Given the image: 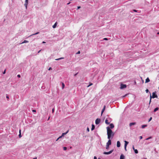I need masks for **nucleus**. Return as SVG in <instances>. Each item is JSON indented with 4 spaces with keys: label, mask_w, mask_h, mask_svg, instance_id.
I'll use <instances>...</instances> for the list:
<instances>
[{
    "label": "nucleus",
    "mask_w": 159,
    "mask_h": 159,
    "mask_svg": "<svg viewBox=\"0 0 159 159\" xmlns=\"http://www.w3.org/2000/svg\"><path fill=\"white\" fill-rule=\"evenodd\" d=\"M106 128L107 129V139L109 140L112 139L115 135V133L112 131L111 129H110L109 126L107 127Z\"/></svg>",
    "instance_id": "f257e3e1"
},
{
    "label": "nucleus",
    "mask_w": 159,
    "mask_h": 159,
    "mask_svg": "<svg viewBox=\"0 0 159 159\" xmlns=\"http://www.w3.org/2000/svg\"><path fill=\"white\" fill-rule=\"evenodd\" d=\"M157 31V30H153V32L149 37L150 39H154L156 37H157V35H155Z\"/></svg>",
    "instance_id": "f03ea898"
},
{
    "label": "nucleus",
    "mask_w": 159,
    "mask_h": 159,
    "mask_svg": "<svg viewBox=\"0 0 159 159\" xmlns=\"http://www.w3.org/2000/svg\"><path fill=\"white\" fill-rule=\"evenodd\" d=\"M111 144V140H109L108 142L107 143L106 145V149H108L109 148V147Z\"/></svg>",
    "instance_id": "7ed1b4c3"
},
{
    "label": "nucleus",
    "mask_w": 159,
    "mask_h": 159,
    "mask_svg": "<svg viewBox=\"0 0 159 159\" xmlns=\"http://www.w3.org/2000/svg\"><path fill=\"white\" fill-rule=\"evenodd\" d=\"M126 87V85L125 84H121L120 85V88L121 89H125Z\"/></svg>",
    "instance_id": "20e7f679"
},
{
    "label": "nucleus",
    "mask_w": 159,
    "mask_h": 159,
    "mask_svg": "<svg viewBox=\"0 0 159 159\" xmlns=\"http://www.w3.org/2000/svg\"><path fill=\"white\" fill-rule=\"evenodd\" d=\"M113 151V150H112L108 152H104L103 154L106 155H108L112 153Z\"/></svg>",
    "instance_id": "39448f33"
},
{
    "label": "nucleus",
    "mask_w": 159,
    "mask_h": 159,
    "mask_svg": "<svg viewBox=\"0 0 159 159\" xmlns=\"http://www.w3.org/2000/svg\"><path fill=\"white\" fill-rule=\"evenodd\" d=\"M101 120L100 119L98 118L95 120V124L96 125H98L100 122Z\"/></svg>",
    "instance_id": "423d86ee"
},
{
    "label": "nucleus",
    "mask_w": 159,
    "mask_h": 159,
    "mask_svg": "<svg viewBox=\"0 0 159 159\" xmlns=\"http://www.w3.org/2000/svg\"><path fill=\"white\" fill-rule=\"evenodd\" d=\"M109 125V128L110 129H113L114 127V125L113 123H110Z\"/></svg>",
    "instance_id": "0eeeda50"
},
{
    "label": "nucleus",
    "mask_w": 159,
    "mask_h": 159,
    "mask_svg": "<svg viewBox=\"0 0 159 159\" xmlns=\"http://www.w3.org/2000/svg\"><path fill=\"white\" fill-rule=\"evenodd\" d=\"M28 0H25V3L24 4V6L26 8H27V5L28 4Z\"/></svg>",
    "instance_id": "6e6552de"
},
{
    "label": "nucleus",
    "mask_w": 159,
    "mask_h": 159,
    "mask_svg": "<svg viewBox=\"0 0 159 159\" xmlns=\"http://www.w3.org/2000/svg\"><path fill=\"white\" fill-rule=\"evenodd\" d=\"M120 145L121 144H120V142L119 141H117V145H116L117 147L119 148L120 147Z\"/></svg>",
    "instance_id": "1a4fd4ad"
},
{
    "label": "nucleus",
    "mask_w": 159,
    "mask_h": 159,
    "mask_svg": "<svg viewBox=\"0 0 159 159\" xmlns=\"http://www.w3.org/2000/svg\"><path fill=\"white\" fill-rule=\"evenodd\" d=\"M106 108V106L104 105L103 107V108L102 109V111H101V115L102 116V114L103 113V112L105 111Z\"/></svg>",
    "instance_id": "9d476101"
},
{
    "label": "nucleus",
    "mask_w": 159,
    "mask_h": 159,
    "mask_svg": "<svg viewBox=\"0 0 159 159\" xmlns=\"http://www.w3.org/2000/svg\"><path fill=\"white\" fill-rule=\"evenodd\" d=\"M136 124V123L135 122H131L129 124V126L130 127L131 126L133 125H134Z\"/></svg>",
    "instance_id": "9b49d317"
},
{
    "label": "nucleus",
    "mask_w": 159,
    "mask_h": 159,
    "mask_svg": "<svg viewBox=\"0 0 159 159\" xmlns=\"http://www.w3.org/2000/svg\"><path fill=\"white\" fill-rule=\"evenodd\" d=\"M125 156L123 154H121L120 156V159H125Z\"/></svg>",
    "instance_id": "f8f14e48"
},
{
    "label": "nucleus",
    "mask_w": 159,
    "mask_h": 159,
    "mask_svg": "<svg viewBox=\"0 0 159 159\" xmlns=\"http://www.w3.org/2000/svg\"><path fill=\"white\" fill-rule=\"evenodd\" d=\"M152 94L153 95H154V96H157V97H155V98H158V96L157 95V94H156V92H153L152 93Z\"/></svg>",
    "instance_id": "ddd939ff"
},
{
    "label": "nucleus",
    "mask_w": 159,
    "mask_h": 159,
    "mask_svg": "<svg viewBox=\"0 0 159 159\" xmlns=\"http://www.w3.org/2000/svg\"><path fill=\"white\" fill-rule=\"evenodd\" d=\"M149 93H150V99H152V98H155V97H157V96H154V95H152V96L151 95V93L150 92H149Z\"/></svg>",
    "instance_id": "4468645a"
},
{
    "label": "nucleus",
    "mask_w": 159,
    "mask_h": 159,
    "mask_svg": "<svg viewBox=\"0 0 159 159\" xmlns=\"http://www.w3.org/2000/svg\"><path fill=\"white\" fill-rule=\"evenodd\" d=\"M105 123L106 124L109 125L110 123V122H108V119L106 118L105 121Z\"/></svg>",
    "instance_id": "2eb2a0df"
},
{
    "label": "nucleus",
    "mask_w": 159,
    "mask_h": 159,
    "mask_svg": "<svg viewBox=\"0 0 159 159\" xmlns=\"http://www.w3.org/2000/svg\"><path fill=\"white\" fill-rule=\"evenodd\" d=\"M150 80L149 79V78L148 77L146 79L145 83H147L149 82H150Z\"/></svg>",
    "instance_id": "dca6fc26"
},
{
    "label": "nucleus",
    "mask_w": 159,
    "mask_h": 159,
    "mask_svg": "<svg viewBox=\"0 0 159 159\" xmlns=\"http://www.w3.org/2000/svg\"><path fill=\"white\" fill-rule=\"evenodd\" d=\"M124 142H125L124 146H127V145L129 143V142L126 141H125V140L124 141Z\"/></svg>",
    "instance_id": "f3484780"
},
{
    "label": "nucleus",
    "mask_w": 159,
    "mask_h": 159,
    "mask_svg": "<svg viewBox=\"0 0 159 159\" xmlns=\"http://www.w3.org/2000/svg\"><path fill=\"white\" fill-rule=\"evenodd\" d=\"M39 32H37V33H35V34H32L30 35L28 37H31V36H32L33 35L38 34H39Z\"/></svg>",
    "instance_id": "a211bd4d"
},
{
    "label": "nucleus",
    "mask_w": 159,
    "mask_h": 159,
    "mask_svg": "<svg viewBox=\"0 0 159 159\" xmlns=\"http://www.w3.org/2000/svg\"><path fill=\"white\" fill-rule=\"evenodd\" d=\"M95 128V126L94 125L92 124V128H91V130L92 131Z\"/></svg>",
    "instance_id": "6ab92c4d"
},
{
    "label": "nucleus",
    "mask_w": 159,
    "mask_h": 159,
    "mask_svg": "<svg viewBox=\"0 0 159 159\" xmlns=\"http://www.w3.org/2000/svg\"><path fill=\"white\" fill-rule=\"evenodd\" d=\"M57 25V22H56L55 23V24H54V25H53V26H52L53 28H56Z\"/></svg>",
    "instance_id": "aec40b11"
},
{
    "label": "nucleus",
    "mask_w": 159,
    "mask_h": 159,
    "mask_svg": "<svg viewBox=\"0 0 159 159\" xmlns=\"http://www.w3.org/2000/svg\"><path fill=\"white\" fill-rule=\"evenodd\" d=\"M159 108L158 107H156L154 109V110H153V112H156V111H158L159 110Z\"/></svg>",
    "instance_id": "412c9836"
},
{
    "label": "nucleus",
    "mask_w": 159,
    "mask_h": 159,
    "mask_svg": "<svg viewBox=\"0 0 159 159\" xmlns=\"http://www.w3.org/2000/svg\"><path fill=\"white\" fill-rule=\"evenodd\" d=\"M147 126V125H143L141 126V128L142 129H143V128H144L145 127H146Z\"/></svg>",
    "instance_id": "4be33fe9"
},
{
    "label": "nucleus",
    "mask_w": 159,
    "mask_h": 159,
    "mask_svg": "<svg viewBox=\"0 0 159 159\" xmlns=\"http://www.w3.org/2000/svg\"><path fill=\"white\" fill-rule=\"evenodd\" d=\"M68 132H69V130H68L66 132L64 133H63L62 134V136H64V135L66 134Z\"/></svg>",
    "instance_id": "5701e85b"
},
{
    "label": "nucleus",
    "mask_w": 159,
    "mask_h": 159,
    "mask_svg": "<svg viewBox=\"0 0 159 159\" xmlns=\"http://www.w3.org/2000/svg\"><path fill=\"white\" fill-rule=\"evenodd\" d=\"M29 42V41L27 40H24V41L22 42L21 44H23L24 43H28Z\"/></svg>",
    "instance_id": "b1692460"
},
{
    "label": "nucleus",
    "mask_w": 159,
    "mask_h": 159,
    "mask_svg": "<svg viewBox=\"0 0 159 159\" xmlns=\"http://www.w3.org/2000/svg\"><path fill=\"white\" fill-rule=\"evenodd\" d=\"M61 83H62V89H63L65 87V85L63 83L61 82Z\"/></svg>",
    "instance_id": "393cba45"
},
{
    "label": "nucleus",
    "mask_w": 159,
    "mask_h": 159,
    "mask_svg": "<svg viewBox=\"0 0 159 159\" xmlns=\"http://www.w3.org/2000/svg\"><path fill=\"white\" fill-rule=\"evenodd\" d=\"M64 58V57H61V58H59L55 59V60H57V61H58V60H60L63 59Z\"/></svg>",
    "instance_id": "a878e982"
},
{
    "label": "nucleus",
    "mask_w": 159,
    "mask_h": 159,
    "mask_svg": "<svg viewBox=\"0 0 159 159\" xmlns=\"http://www.w3.org/2000/svg\"><path fill=\"white\" fill-rule=\"evenodd\" d=\"M107 118V119H108V121H109V122H111V121L112 120V119L111 118H110V117Z\"/></svg>",
    "instance_id": "bb28decb"
},
{
    "label": "nucleus",
    "mask_w": 159,
    "mask_h": 159,
    "mask_svg": "<svg viewBox=\"0 0 159 159\" xmlns=\"http://www.w3.org/2000/svg\"><path fill=\"white\" fill-rule=\"evenodd\" d=\"M134 152L135 154H137L138 153V150L137 149H135L134 150Z\"/></svg>",
    "instance_id": "cd10ccee"
},
{
    "label": "nucleus",
    "mask_w": 159,
    "mask_h": 159,
    "mask_svg": "<svg viewBox=\"0 0 159 159\" xmlns=\"http://www.w3.org/2000/svg\"><path fill=\"white\" fill-rule=\"evenodd\" d=\"M63 149L64 151L66 150L67 149V148L66 147H63Z\"/></svg>",
    "instance_id": "c85d7f7f"
},
{
    "label": "nucleus",
    "mask_w": 159,
    "mask_h": 159,
    "mask_svg": "<svg viewBox=\"0 0 159 159\" xmlns=\"http://www.w3.org/2000/svg\"><path fill=\"white\" fill-rule=\"evenodd\" d=\"M93 83H89V84L87 86V87H89L90 86H91L93 85Z\"/></svg>",
    "instance_id": "c756f323"
},
{
    "label": "nucleus",
    "mask_w": 159,
    "mask_h": 159,
    "mask_svg": "<svg viewBox=\"0 0 159 159\" xmlns=\"http://www.w3.org/2000/svg\"><path fill=\"white\" fill-rule=\"evenodd\" d=\"M152 137H151V136L149 137H148V138H146V140H149V139H152Z\"/></svg>",
    "instance_id": "7c9ffc66"
},
{
    "label": "nucleus",
    "mask_w": 159,
    "mask_h": 159,
    "mask_svg": "<svg viewBox=\"0 0 159 159\" xmlns=\"http://www.w3.org/2000/svg\"><path fill=\"white\" fill-rule=\"evenodd\" d=\"M6 98L7 100H8L9 99V97L7 95V94H6Z\"/></svg>",
    "instance_id": "2f4dec72"
},
{
    "label": "nucleus",
    "mask_w": 159,
    "mask_h": 159,
    "mask_svg": "<svg viewBox=\"0 0 159 159\" xmlns=\"http://www.w3.org/2000/svg\"><path fill=\"white\" fill-rule=\"evenodd\" d=\"M18 136H19V138H20L22 137V135H21V133H19Z\"/></svg>",
    "instance_id": "473e14b6"
},
{
    "label": "nucleus",
    "mask_w": 159,
    "mask_h": 159,
    "mask_svg": "<svg viewBox=\"0 0 159 159\" xmlns=\"http://www.w3.org/2000/svg\"><path fill=\"white\" fill-rule=\"evenodd\" d=\"M133 11L134 12H137L138 11V10H136L135 9H134V10H133Z\"/></svg>",
    "instance_id": "72a5a7b5"
},
{
    "label": "nucleus",
    "mask_w": 159,
    "mask_h": 159,
    "mask_svg": "<svg viewBox=\"0 0 159 159\" xmlns=\"http://www.w3.org/2000/svg\"><path fill=\"white\" fill-rule=\"evenodd\" d=\"M152 119V117H150V118L149 119L148 122H149Z\"/></svg>",
    "instance_id": "f704fd0d"
},
{
    "label": "nucleus",
    "mask_w": 159,
    "mask_h": 159,
    "mask_svg": "<svg viewBox=\"0 0 159 159\" xmlns=\"http://www.w3.org/2000/svg\"><path fill=\"white\" fill-rule=\"evenodd\" d=\"M127 94H125V95H124V96H121V98H124L125 97H126V96H127Z\"/></svg>",
    "instance_id": "c9c22d12"
},
{
    "label": "nucleus",
    "mask_w": 159,
    "mask_h": 159,
    "mask_svg": "<svg viewBox=\"0 0 159 159\" xmlns=\"http://www.w3.org/2000/svg\"><path fill=\"white\" fill-rule=\"evenodd\" d=\"M108 40V39L106 38H104L103 39V40Z\"/></svg>",
    "instance_id": "e433bc0d"
},
{
    "label": "nucleus",
    "mask_w": 159,
    "mask_h": 159,
    "mask_svg": "<svg viewBox=\"0 0 159 159\" xmlns=\"http://www.w3.org/2000/svg\"><path fill=\"white\" fill-rule=\"evenodd\" d=\"M145 91H146V93H148V92H149V90L148 89H147Z\"/></svg>",
    "instance_id": "4c0bfd02"
},
{
    "label": "nucleus",
    "mask_w": 159,
    "mask_h": 159,
    "mask_svg": "<svg viewBox=\"0 0 159 159\" xmlns=\"http://www.w3.org/2000/svg\"><path fill=\"white\" fill-rule=\"evenodd\" d=\"M87 131L88 132H89V128L87 127Z\"/></svg>",
    "instance_id": "58836bf2"
},
{
    "label": "nucleus",
    "mask_w": 159,
    "mask_h": 159,
    "mask_svg": "<svg viewBox=\"0 0 159 159\" xmlns=\"http://www.w3.org/2000/svg\"><path fill=\"white\" fill-rule=\"evenodd\" d=\"M63 137H64V136H62V135L61 136H59V138L61 139Z\"/></svg>",
    "instance_id": "ea45409f"
},
{
    "label": "nucleus",
    "mask_w": 159,
    "mask_h": 159,
    "mask_svg": "<svg viewBox=\"0 0 159 159\" xmlns=\"http://www.w3.org/2000/svg\"><path fill=\"white\" fill-rule=\"evenodd\" d=\"M52 67H50L49 68V69H48V70H52Z\"/></svg>",
    "instance_id": "a19ab883"
},
{
    "label": "nucleus",
    "mask_w": 159,
    "mask_h": 159,
    "mask_svg": "<svg viewBox=\"0 0 159 159\" xmlns=\"http://www.w3.org/2000/svg\"><path fill=\"white\" fill-rule=\"evenodd\" d=\"M17 77H18V78H20V75H17Z\"/></svg>",
    "instance_id": "79ce46f5"
},
{
    "label": "nucleus",
    "mask_w": 159,
    "mask_h": 159,
    "mask_svg": "<svg viewBox=\"0 0 159 159\" xmlns=\"http://www.w3.org/2000/svg\"><path fill=\"white\" fill-rule=\"evenodd\" d=\"M54 110H55L54 108H52V112H53V113L54 112Z\"/></svg>",
    "instance_id": "37998d69"
},
{
    "label": "nucleus",
    "mask_w": 159,
    "mask_h": 159,
    "mask_svg": "<svg viewBox=\"0 0 159 159\" xmlns=\"http://www.w3.org/2000/svg\"><path fill=\"white\" fill-rule=\"evenodd\" d=\"M32 111L33 112H35L36 111V110H33Z\"/></svg>",
    "instance_id": "c03bdc74"
},
{
    "label": "nucleus",
    "mask_w": 159,
    "mask_h": 159,
    "mask_svg": "<svg viewBox=\"0 0 159 159\" xmlns=\"http://www.w3.org/2000/svg\"><path fill=\"white\" fill-rule=\"evenodd\" d=\"M151 100H152V99H150L149 102V105H150V104L151 103Z\"/></svg>",
    "instance_id": "a18cd8bd"
},
{
    "label": "nucleus",
    "mask_w": 159,
    "mask_h": 159,
    "mask_svg": "<svg viewBox=\"0 0 159 159\" xmlns=\"http://www.w3.org/2000/svg\"><path fill=\"white\" fill-rule=\"evenodd\" d=\"M143 138V137L142 136H140L139 137V139H142Z\"/></svg>",
    "instance_id": "49530a36"
},
{
    "label": "nucleus",
    "mask_w": 159,
    "mask_h": 159,
    "mask_svg": "<svg viewBox=\"0 0 159 159\" xmlns=\"http://www.w3.org/2000/svg\"><path fill=\"white\" fill-rule=\"evenodd\" d=\"M80 53V51H78L77 53H76V54H79Z\"/></svg>",
    "instance_id": "de8ad7c7"
},
{
    "label": "nucleus",
    "mask_w": 159,
    "mask_h": 159,
    "mask_svg": "<svg viewBox=\"0 0 159 159\" xmlns=\"http://www.w3.org/2000/svg\"><path fill=\"white\" fill-rule=\"evenodd\" d=\"M78 72H77L74 75V76H76L78 74Z\"/></svg>",
    "instance_id": "09e8293b"
},
{
    "label": "nucleus",
    "mask_w": 159,
    "mask_h": 159,
    "mask_svg": "<svg viewBox=\"0 0 159 159\" xmlns=\"http://www.w3.org/2000/svg\"><path fill=\"white\" fill-rule=\"evenodd\" d=\"M6 73V70H5L3 72V74H5Z\"/></svg>",
    "instance_id": "8fccbe9b"
},
{
    "label": "nucleus",
    "mask_w": 159,
    "mask_h": 159,
    "mask_svg": "<svg viewBox=\"0 0 159 159\" xmlns=\"http://www.w3.org/2000/svg\"><path fill=\"white\" fill-rule=\"evenodd\" d=\"M126 147L127 146H124V148L126 151Z\"/></svg>",
    "instance_id": "3c124183"
},
{
    "label": "nucleus",
    "mask_w": 159,
    "mask_h": 159,
    "mask_svg": "<svg viewBox=\"0 0 159 159\" xmlns=\"http://www.w3.org/2000/svg\"><path fill=\"white\" fill-rule=\"evenodd\" d=\"M80 6H78L77 7V9H79L80 8Z\"/></svg>",
    "instance_id": "603ef678"
},
{
    "label": "nucleus",
    "mask_w": 159,
    "mask_h": 159,
    "mask_svg": "<svg viewBox=\"0 0 159 159\" xmlns=\"http://www.w3.org/2000/svg\"><path fill=\"white\" fill-rule=\"evenodd\" d=\"M132 148H133V149L134 150L135 149L134 148V145L133 146Z\"/></svg>",
    "instance_id": "864d4df0"
},
{
    "label": "nucleus",
    "mask_w": 159,
    "mask_h": 159,
    "mask_svg": "<svg viewBox=\"0 0 159 159\" xmlns=\"http://www.w3.org/2000/svg\"><path fill=\"white\" fill-rule=\"evenodd\" d=\"M93 159H97V157H96V156H94V158H93Z\"/></svg>",
    "instance_id": "5fc2aeb1"
},
{
    "label": "nucleus",
    "mask_w": 159,
    "mask_h": 159,
    "mask_svg": "<svg viewBox=\"0 0 159 159\" xmlns=\"http://www.w3.org/2000/svg\"><path fill=\"white\" fill-rule=\"evenodd\" d=\"M42 50V49H41L39 51H38V53H39V52H40V51H41V50Z\"/></svg>",
    "instance_id": "6e6d98bb"
},
{
    "label": "nucleus",
    "mask_w": 159,
    "mask_h": 159,
    "mask_svg": "<svg viewBox=\"0 0 159 159\" xmlns=\"http://www.w3.org/2000/svg\"><path fill=\"white\" fill-rule=\"evenodd\" d=\"M19 133H21V130L20 129L19 130Z\"/></svg>",
    "instance_id": "4d7b16f0"
},
{
    "label": "nucleus",
    "mask_w": 159,
    "mask_h": 159,
    "mask_svg": "<svg viewBox=\"0 0 159 159\" xmlns=\"http://www.w3.org/2000/svg\"><path fill=\"white\" fill-rule=\"evenodd\" d=\"M60 138H59V137H58L57 139L56 140V141H57Z\"/></svg>",
    "instance_id": "13d9d810"
},
{
    "label": "nucleus",
    "mask_w": 159,
    "mask_h": 159,
    "mask_svg": "<svg viewBox=\"0 0 159 159\" xmlns=\"http://www.w3.org/2000/svg\"><path fill=\"white\" fill-rule=\"evenodd\" d=\"M46 43V42H44V41H43V42H42V43Z\"/></svg>",
    "instance_id": "bf43d9fd"
},
{
    "label": "nucleus",
    "mask_w": 159,
    "mask_h": 159,
    "mask_svg": "<svg viewBox=\"0 0 159 159\" xmlns=\"http://www.w3.org/2000/svg\"><path fill=\"white\" fill-rule=\"evenodd\" d=\"M70 3V2H68V3H67V5H69V4Z\"/></svg>",
    "instance_id": "052dcab7"
},
{
    "label": "nucleus",
    "mask_w": 159,
    "mask_h": 159,
    "mask_svg": "<svg viewBox=\"0 0 159 159\" xmlns=\"http://www.w3.org/2000/svg\"><path fill=\"white\" fill-rule=\"evenodd\" d=\"M33 159H37V158L36 157H35V158H33Z\"/></svg>",
    "instance_id": "680f3d73"
},
{
    "label": "nucleus",
    "mask_w": 159,
    "mask_h": 159,
    "mask_svg": "<svg viewBox=\"0 0 159 159\" xmlns=\"http://www.w3.org/2000/svg\"><path fill=\"white\" fill-rule=\"evenodd\" d=\"M157 34H159V32H157Z\"/></svg>",
    "instance_id": "e2e57ef3"
},
{
    "label": "nucleus",
    "mask_w": 159,
    "mask_h": 159,
    "mask_svg": "<svg viewBox=\"0 0 159 159\" xmlns=\"http://www.w3.org/2000/svg\"><path fill=\"white\" fill-rule=\"evenodd\" d=\"M98 159H101V158L100 157H98Z\"/></svg>",
    "instance_id": "0e129e2a"
},
{
    "label": "nucleus",
    "mask_w": 159,
    "mask_h": 159,
    "mask_svg": "<svg viewBox=\"0 0 159 159\" xmlns=\"http://www.w3.org/2000/svg\"><path fill=\"white\" fill-rule=\"evenodd\" d=\"M134 83H135V84H136V82L135 81L134 82Z\"/></svg>",
    "instance_id": "69168bd1"
},
{
    "label": "nucleus",
    "mask_w": 159,
    "mask_h": 159,
    "mask_svg": "<svg viewBox=\"0 0 159 159\" xmlns=\"http://www.w3.org/2000/svg\"><path fill=\"white\" fill-rule=\"evenodd\" d=\"M49 118H50V117H49V118H48V120H49Z\"/></svg>",
    "instance_id": "338daca9"
},
{
    "label": "nucleus",
    "mask_w": 159,
    "mask_h": 159,
    "mask_svg": "<svg viewBox=\"0 0 159 159\" xmlns=\"http://www.w3.org/2000/svg\"><path fill=\"white\" fill-rule=\"evenodd\" d=\"M145 159H147L146 158H145Z\"/></svg>",
    "instance_id": "774afa93"
}]
</instances>
